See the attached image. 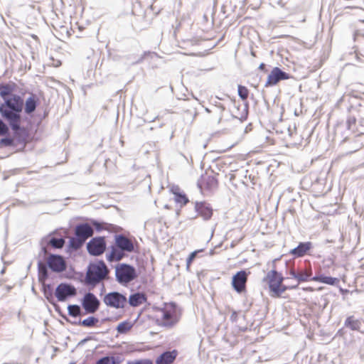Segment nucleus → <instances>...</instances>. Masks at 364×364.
Returning a JSON list of instances; mask_svg holds the SVG:
<instances>
[{
	"instance_id": "1",
	"label": "nucleus",
	"mask_w": 364,
	"mask_h": 364,
	"mask_svg": "<svg viewBox=\"0 0 364 364\" xmlns=\"http://www.w3.org/2000/svg\"><path fill=\"white\" fill-rule=\"evenodd\" d=\"M114 237V244L111 245L110 252L106 255L109 262H119L128 253L135 252L134 238L132 239L123 234H116Z\"/></svg>"
},
{
	"instance_id": "2",
	"label": "nucleus",
	"mask_w": 364,
	"mask_h": 364,
	"mask_svg": "<svg viewBox=\"0 0 364 364\" xmlns=\"http://www.w3.org/2000/svg\"><path fill=\"white\" fill-rule=\"evenodd\" d=\"M23 100L18 95H12L9 100L0 103V114L8 124L21 122V113L23 109Z\"/></svg>"
},
{
	"instance_id": "3",
	"label": "nucleus",
	"mask_w": 364,
	"mask_h": 364,
	"mask_svg": "<svg viewBox=\"0 0 364 364\" xmlns=\"http://www.w3.org/2000/svg\"><path fill=\"white\" fill-rule=\"evenodd\" d=\"M109 269L103 260L90 263L87 267L85 283L92 288L102 283V291H103L105 284L102 282L109 278Z\"/></svg>"
},
{
	"instance_id": "4",
	"label": "nucleus",
	"mask_w": 364,
	"mask_h": 364,
	"mask_svg": "<svg viewBox=\"0 0 364 364\" xmlns=\"http://www.w3.org/2000/svg\"><path fill=\"white\" fill-rule=\"evenodd\" d=\"M115 277L119 284L126 286L137 277V273L132 265L122 263L115 268Z\"/></svg>"
},
{
	"instance_id": "5",
	"label": "nucleus",
	"mask_w": 364,
	"mask_h": 364,
	"mask_svg": "<svg viewBox=\"0 0 364 364\" xmlns=\"http://www.w3.org/2000/svg\"><path fill=\"white\" fill-rule=\"evenodd\" d=\"M161 317L157 319L159 326L166 328L173 327L178 321L176 316V305L175 303L165 304L164 308L161 309Z\"/></svg>"
},
{
	"instance_id": "6",
	"label": "nucleus",
	"mask_w": 364,
	"mask_h": 364,
	"mask_svg": "<svg viewBox=\"0 0 364 364\" xmlns=\"http://www.w3.org/2000/svg\"><path fill=\"white\" fill-rule=\"evenodd\" d=\"M103 302L110 308L124 309L127 306V299L125 295L119 291H112L105 295Z\"/></svg>"
},
{
	"instance_id": "7",
	"label": "nucleus",
	"mask_w": 364,
	"mask_h": 364,
	"mask_svg": "<svg viewBox=\"0 0 364 364\" xmlns=\"http://www.w3.org/2000/svg\"><path fill=\"white\" fill-rule=\"evenodd\" d=\"M77 294L76 288L71 284L62 282L59 284L55 291V296L58 301H65L68 298Z\"/></svg>"
},
{
	"instance_id": "8",
	"label": "nucleus",
	"mask_w": 364,
	"mask_h": 364,
	"mask_svg": "<svg viewBox=\"0 0 364 364\" xmlns=\"http://www.w3.org/2000/svg\"><path fill=\"white\" fill-rule=\"evenodd\" d=\"M197 186L203 193L205 192L212 193L218 188V181L215 176L202 175L198 180Z\"/></svg>"
},
{
	"instance_id": "9",
	"label": "nucleus",
	"mask_w": 364,
	"mask_h": 364,
	"mask_svg": "<svg viewBox=\"0 0 364 364\" xmlns=\"http://www.w3.org/2000/svg\"><path fill=\"white\" fill-rule=\"evenodd\" d=\"M107 244L105 237H95L87 243L88 253L92 256H100L106 250Z\"/></svg>"
},
{
	"instance_id": "10",
	"label": "nucleus",
	"mask_w": 364,
	"mask_h": 364,
	"mask_svg": "<svg viewBox=\"0 0 364 364\" xmlns=\"http://www.w3.org/2000/svg\"><path fill=\"white\" fill-rule=\"evenodd\" d=\"M81 305L86 314H95L100 308V301L92 292L85 293L82 301Z\"/></svg>"
},
{
	"instance_id": "11",
	"label": "nucleus",
	"mask_w": 364,
	"mask_h": 364,
	"mask_svg": "<svg viewBox=\"0 0 364 364\" xmlns=\"http://www.w3.org/2000/svg\"><path fill=\"white\" fill-rule=\"evenodd\" d=\"M46 263L48 268L53 272L60 273L67 268V263L64 257L60 255L50 254L47 258Z\"/></svg>"
},
{
	"instance_id": "12",
	"label": "nucleus",
	"mask_w": 364,
	"mask_h": 364,
	"mask_svg": "<svg viewBox=\"0 0 364 364\" xmlns=\"http://www.w3.org/2000/svg\"><path fill=\"white\" fill-rule=\"evenodd\" d=\"M249 274L250 272L240 270L232 276V286L236 292L241 294L246 291V284Z\"/></svg>"
},
{
	"instance_id": "13",
	"label": "nucleus",
	"mask_w": 364,
	"mask_h": 364,
	"mask_svg": "<svg viewBox=\"0 0 364 364\" xmlns=\"http://www.w3.org/2000/svg\"><path fill=\"white\" fill-rule=\"evenodd\" d=\"M290 78V75L278 67H274L267 77V80L264 85L265 87L275 85L279 81Z\"/></svg>"
},
{
	"instance_id": "14",
	"label": "nucleus",
	"mask_w": 364,
	"mask_h": 364,
	"mask_svg": "<svg viewBox=\"0 0 364 364\" xmlns=\"http://www.w3.org/2000/svg\"><path fill=\"white\" fill-rule=\"evenodd\" d=\"M21 124V122H16L9 124V127L13 131L14 140L18 144H25L28 134L26 129Z\"/></svg>"
},
{
	"instance_id": "15",
	"label": "nucleus",
	"mask_w": 364,
	"mask_h": 364,
	"mask_svg": "<svg viewBox=\"0 0 364 364\" xmlns=\"http://www.w3.org/2000/svg\"><path fill=\"white\" fill-rule=\"evenodd\" d=\"M93 234L94 230L92 226L87 223L78 224L75 228V235L85 242Z\"/></svg>"
},
{
	"instance_id": "16",
	"label": "nucleus",
	"mask_w": 364,
	"mask_h": 364,
	"mask_svg": "<svg viewBox=\"0 0 364 364\" xmlns=\"http://www.w3.org/2000/svg\"><path fill=\"white\" fill-rule=\"evenodd\" d=\"M313 248L311 242H301L299 245L291 250L289 253L294 257H303L306 255H309V251Z\"/></svg>"
},
{
	"instance_id": "17",
	"label": "nucleus",
	"mask_w": 364,
	"mask_h": 364,
	"mask_svg": "<svg viewBox=\"0 0 364 364\" xmlns=\"http://www.w3.org/2000/svg\"><path fill=\"white\" fill-rule=\"evenodd\" d=\"M195 210L204 220H210L213 215V208L211 205L205 201L196 202Z\"/></svg>"
},
{
	"instance_id": "18",
	"label": "nucleus",
	"mask_w": 364,
	"mask_h": 364,
	"mask_svg": "<svg viewBox=\"0 0 364 364\" xmlns=\"http://www.w3.org/2000/svg\"><path fill=\"white\" fill-rule=\"evenodd\" d=\"M283 278L284 277L279 272L272 269L267 274L263 280L268 284L269 290L273 293L274 291V287L277 285V282L279 279Z\"/></svg>"
},
{
	"instance_id": "19",
	"label": "nucleus",
	"mask_w": 364,
	"mask_h": 364,
	"mask_svg": "<svg viewBox=\"0 0 364 364\" xmlns=\"http://www.w3.org/2000/svg\"><path fill=\"white\" fill-rule=\"evenodd\" d=\"M178 355V351H165L161 353L156 360V364H171Z\"/></svg>"
},
{
	"instance_id": "20",
	"label": "nucleus",
	"mask_w": 364,
	"mask_h": 364,
	"mask_svg": "<svg viewBox=\"0 0 364 364\" xmlns=\"http://www.w3.org/2000/svg\"><path fill=\"white\" fill-rule=\"evenodd\" d=\"M147 300V297L144 293L135 292L132 294L127 299V303L132 307H137Z\"/></svg>"
},
{
	"instance_id": "21",
	"label": "nucleus",
	"mask_w": 364,
	"mask_h": 364,
	"mask_svg": "<svg viewBox=\"0 0 364 364\" xmlns=\"http://www.w3.org/2000/svg\"><path fill=\"white\" fill-rule=\"evenodd\" d=\"M42 284V291L45 298L52 305L55 304V294H53V290L52 285L50 284H46V282H40Z\"/></svg>"
},
{
	"instance_id": "22",
	"label": "nucleus",
	"mask_w": 364,
	"mask_h": 364,
	"mask_svg": "<svg viewBox=\"0 0 364 364\" xmlns=\"http://www.w3.org/2000/svg\"><path fill=\"white\" fill-rule=\"evenodd\" d=\"M311 279L314 282H317L331 286L338 285V284L339 283V279L338 278L325 276L323 274L316 275L313 277Z\"/></svg>"
},
{
	"instance_id": "23",
	"label": "nucleus",
	"mask_w": 364,
	"mask_h": 364,
	"mask_svg": "<svg viewBox=\"0 0 364 364\" xmlns=\"http://www.w3.org/2000/svg\"><path fill=\"white\" fill-rule=\"evenodd\" d=\"M284 279V278L280 279L279 281L277 282V285L274 287V291L272 294V296L279 297L287 289H293L297 288L298 284L291 287H288L282 284Z\"/></svg>"
},
{
	"instance_id": "24",
	"label": "nucleus",
	"mask_w": 364,
	"mask_h": 364,
	"mask_svg": "<svg viewBox=\"0 0 364 364\" xmlns=\"http://www.w3.org/2000/svg\"><path fill=\"white\" fill-rule=\"evenodd\" d=\"M38 105L36 97L34 95H31L28 97L25 102L24 112L27 114H32L36 109Z\"/></svg>"
},
{
	"instance_id": "25",
	"label": "nucleus",
	"mask_w": 364,
	"mask_h": 364,
	"mask_svg": "<svg viewBox=\"0 0 364 364\" xmlns=\"http://www.w3.org/2000/svg\"><path fill=\"white\" fill-rule=\"evenodd\" d=\"M48 267L47 263H43L41 261L38 262V274L39 282H46L48 278Z\"/></svg>"
},
{
	"instance_id": "26",
	"label": "nucleus",
	"mask_w": 364,
	"mask_h": 364,
	"mask_svg": "<svg viewBox=\"0 0 364 364\" xmlns=\"http://www.w3.org/2000/svg\"><path fill=\"white\" fill-rule=\"evenodd\" d=\"M344 326L352 331H360L362 323L360 320L356 319L353 316H350L346 318Z\"/></svg>"
},
{
	"instance_id": "27",
	"label": "nucleus",
	"mask_w": 364,
	"mask_h": 364,
	"mask_svg": "<svg viewBox=\"0 0 364 364\" xmlns=\"http://www.w3.org/2000/svg\"><path fill=\"white\" fill-rule=\"evenodd\" d=\"M13 89L11 85L8 84H0V96L4 100V102L6 100H9L11 97Z\"/></svg>"
},
{
	"instance_id": "28",
	"label": "nucleus",
	"mask_w": 364,
	"mask_h": 364,
	"mask_svg": "<svg viewBox=\"0 0 364 364\" xmlns=\"http://www.w3.org/2000/svg\"><path fill=\"white\" fill-rule=\"evenodd\" d=\"M99 322V319L95 316H89L83 320L79 319L78 323H81V326L87 328H92L97 326Z\"/></svg>"
},
{
	"instance_id": "29",
	"label": "nucleus",
	"mask_w": 364,
	"mask_h": 364,
	"mask_svg": "<svg viewBox=\"0 0 364 364\" xmlns=\"http://www.w3.org/2000/svg\"><path fill=\"white\" fill-rule=\"evenodd\" d=\"M296 280L298 284L301 282H306L310 279L311 276V269H303L297 272Z\"/></svg>"
},
{
	"instance_id": "30",
	"label": "nucleus",
	"mask_w": 364,
	"mask_h": 364,
	"mask_svg": "<svg viewBox=\"0 0 364 364\" xmlns=\"http://www.w3.org/2000/svg\"><path fill=\"white\" fill-rule=\"evenodd\" d=\"M235 106L237 109V110H240V107H242V110L239 114H235V113H232V116L234 118L240 119V121L245 120L247 119V114H248L247 105H235Z\"/></svg>"
},
{
	"instance_id": "31",
	"label": "nucleus",
	"mask_w": 364,
	"mask_h": 364,
	"mask_svg": "<svg viewBox=\"0 0 364 364\" xmlns=\"http://www.w3.org/2000/svg\"><path fill=\"white\" fill-rule=\"evenodd\" d=\"M65 239L63 237H51L48 241V245H50L52 247L55 249H60L65 245Z\"/></svg>"
},
{
	"instance_id": "32",
	"label": "nucleus",
	"mask_w": 364,
	"mask_h": 364,
	"mask_svg": "<svg viewBox=\"0 0 364 364\" xmlns=\"http://www.w3.org/2000/svg\"><path fill=\"white\" fill-rule=\"evenodd\" d=\"M85 242V241L75 235V237H70L69 240V248L73 250H77Z\"/></svg>"
},
{
	"instance_id": "33",
	"label": "nucleus",
	"mask_w": 364,
	"mask_h": 364,
	"mask_svg": "<svg viewBox=\"0 0 364 364\" xmlns=\"http://www.w3.org/2000/svg\"><path fill=\"white\" fill-rule=\"evenodd\" d=\"M68 312L69 316L76 318L81 316L82 309L81 307L77 304H70L68 306Z\"/></svg>"
},
{
	"instance_id": "34",
	"label": "nucleus",
	"mask_w": 364,
	"mask_h": 364,
	"mask_svg": "<svg viewBox=\"0 0 364 364\" xmlns=\"http://www.w3.org/2000/svg\"><path fill=\"white\" fill-rule=\"evenodd\" d=\"M132 326L133 324L130 321H124L119 323L116 329L119 333L122 334L129 331L132 328Z\"/></svg>"
},
{
	"instance_id": "35",
	"label": "nucleus",
	"mask_w": 364,
	"mask_h": 364,
	"mask_svg": "<svg viewBox=\"0 0 364 364\" xmlns=\"http://www.w3.org/2000/svg\"><path fill=\"white\" fill-rule=\"evenodd\" d=\"M159 56L156 53L154 52H144L143 55H141L135 62H134L132 64H139L143 62V60H146V58H150L151 60H153L154 58H158Z\"/></svg>"
},
{
	"instance_id": "36",
	"label": "nucleus",
	"mask_w": 364,
	"mask_h": 364,
	"mask_svg": "<svg viewBox=\"0 0 364 364\" xmlns=\"http://www.w3.org/2000/svg\"><path fill=\"white\" fill-rule=\"evenodd\" d=\"M96 364H119V361L113 356H104L97 360Z\"/></svg>"
},
{
	"instance_id": "37",
	"label": "nucleus",
	"mask_w": 364,
	"mask_h": 364,
	"mask_svg": "<svg viewBox=\"0 0 364 364\" xmlns=\"http://www.w3.org/2000/svg\"><path fill=\"white\" fill-rule=\"evenodd\" d=\"M0 139V147L2 146H14V139L11 136H6Z\"/></svg>"
},
{
	"instance_id": "38",
	"label": "nucleus",
	"mask_w": 364,
	"mask_h": 364,
	"mask_svg": "<svg viewBox=\"0 0 364 364\" xmlns=\"http://www.w3.org/2000/svg\"><path fill=\"white\" fill-rule=\"evenodd\" d=\"M9 134V127L2 119L0 118V136Z\"/></svg>"
},
{
	"instance_id": "39",
	"label": "nucleus",
	"mask_w": 364,
	"mask_h": 364,
	"mask_svg": "<svg viewBox=\"0 0 364 364\" xmlns=\"http://www.w3.org/2000/svg\"><path fill=\"white\" fill-rule=\"evenodd\" d=\"M175 200L181 205H186L188 202V199L186 194L181 193H174Z\"/></svg>"
},
{
	"instance_id": "40",
	"label": "nucleus",
	"mask_w": 364,
	"mask_h": 364,
	"mask_svg": "<svg viewBox=\"0 0 364 364\" xmlns=\"http://www.w3.org/2000/svg\"><path fill=\"white\" fill-rule=\"evenodd\" d=\"M237 92H238L239 97L242 100H247V98L248 97L249 91L246 87L240 85H238Z\"/></svg>"
},
{
	"instance_id": "41",
	"label": "nucleus",
	"mask_w": 364,
	"mask_h": 364,
	"mask_svg": "<svg viewBox=\"0 0 364 364\" xmlns=\"http://www.w3.org/2000/svg\"><path fill=\"white\" fill-rule=\"evenodd\" d=\"M213 105L220 111L218 123H220V122L223 120V112L225 110V107L223 104H222L218 101H215Z\"/></svg>"
},
{
	"instance_id": "42",
	"label": "nucleus",
	"mask_w": 364,
	"mask_h": 364,
	"mask_svg": "<svg viewBox=\"0 0 364 364\" xmlns=\"http://www.w3.org/2000/svg\"><path fill=\"white\" fill-rule=\"evenodd\" d=\"M202 250H196L193 252H191L188 257L186 259V268L188 269L192 263V262L194 260V259L196 258L197 254L200 252H201Z\"/></svg>"
},
{
	"instance_id": "43",
	"label": "nucleus",
	"mask_w": 364,
	"mask_h": 364,
	"mask_svg": "<svg viewBox=\"0 0 364 364\" xmlns=\"http://www.w3.org/2000/svg\"><path fill=\"white\" fill-rule=\"evenodd\" d=\"M127 364H153V362L150 359H141L133 361H128Z\"/></svg>"
},
{
	"instance_id": "44",
	"label": "nucleus",
	"mask_w": 364,
	"mask_h": 364,
	"mask_svg": "<svg viewBox=\"0 0 364 364\" xmlns=\"http://www.w3.org/2000/svg\"><path fill=\"white\" fill-rule=\"evenodd\" d=\"M92 225L94 226V228H95V230L97 232H100L105 229V227H104L105 224L103 223H100L97 220H93L92 222Z\"/></svg>"
},
{
	"instance_id": "45",
	"label": "nucleus",
	"mask_w": 364,
	"mask_h": 364,
	"mask_svg": "<svg viewBox=\"0 0 364 364\" xmlns=\"http://www.w3.org/2000/svg\"><path fill=\"white\" fill-rule=\"evenodd\" d=\"M356 119L354 117H350L348 118L346 124L348 129H351L353 125L355 124Z\"/></svg>"
},
{
	"instance_id": "46",
	"label": "nucleus",
	"mask_w": 364,
	"mask_h": 364,
	"mask_svg": "<svg viewBox=\"0 0 364 364\" xmlns=\"http://www.w3.org/2000/svg\"><path fill=\"white\" fill-rule=\"evenodd\" d=\"M63 318L68 323H71L72 325H75V326H81V323H77V321L78 320H73V321H71L70 320L69 318H68L66 316H63Z\"/></svg>"
},
{
	"instance_id": "47",
	"label": "nucleus",
	"mask_w": 364,
	"mask_h": 364,
	"mask_svg": "<svg viewBox=\"0 0 364 364\" xmlns=\"http://www.w3.org/2000/svg\"><path fill=\"white\" fill-rule=\"evenodd\" d=\"M297 272L294 269H291L289 270V274L294 279H296L297 278Z\"/></svg>"
},
{
	"instance_id": "48",
	"label": "nucleus",
	"mask_w": 364,
	"mask_h": 364,
	"mask_svg": "<svg viewBox=\"0 0 364 364\" xmlns=\"http://www.w3.org/2000/svg\"><path fill=\"white\" fill-rule=\"evenodd\" d=\"M272 4H277L282 7L284 6V4L282 2V0H271Z\"/></svg>"
},
{
	"instance_id": "49",
	"label": "nucleus",
	"mask_w": 364,
	"mask_h": 364,
	"mask_svg": "<svg viewBox=\"0 0 364 364\" xmlns=\"http://www.w3.org/2000/svg\"><path fill=\"white\" fill-rule=\"evenodd\" d=\"M237 313L235 311H234L230 316V320L232 321H235L237 319Z\"/></svg>"
},
{
	"instance_id": "50",
	"label": "nucleus",
	"mask_w": 364,
	"mask_h": 364,
	"mask_svg": "<svg viewBox=\"0 0 364 364\" xmlns=\"http://www.w3.org/2000/svg\"><path fill=\"white\" fill-rule=\"evenodd\" d=\"M264 68H265V64L262 63L259 66V69L261 70H264Z\"/></svg>"
},
{
	"instance_id": "51",
	"label": "nucleus",
	"mask_w": 364,
	"mask_h": 364,
	"mask_svg": "<svg viewBox=\"0 0 364 364\" xmlns=\"http://www.w3.org/2000/svg\"><path fill=\"white\" fill-rule=\"evenodd\" d=\"M42 251L44 254H47V248L46 247H42Z\"/></svg>"
},
{
	"instance_id": "52",
	"label": "nucleus",
	"mask_w": 364,
	"mask_h": 364,
	"mask_svg": "<svg viewBox=\"0 0 364 364\" xmlns=\"http://www.w3.org/2000/svg\"><path fill=\"white\" fill-rule=\"evenodd\" d=\"M89 339H90L89 338H85V339H84V340H82L81 342H82V343H84V342H85V341H88Z\"/></svg>"
},
{
	"instance_id": "53",
	"label": "nucleus",
	"mask_w": 364,
	"mask_h": 364,
	"mask_svg": "<svg viewBox=\"0 0 364 364\" xmlns=\"http://www.w3.org/2000/svg\"><path fill=\"white\" fill-rule=\"evenodd\" d=\"M205 112H208V113H210V112H211V111H210V109H208V108H205Z\"/></svg>"
},
{
	"instance_id": "54",
	"label": "nucleus",
	"mask_w": 364,
	"mask_h": 364,
	"mask_svg": "<svg viewBox=\"0 0 364 364\" xmlns=\"http://www.w3.org/2000/svg\"><path fill=\"white\" fill-rule=\"evenodd\" d=\"M203 18H204L205 20H207V19H208V18H207V14H204Z\"/></svg>"
},
{
	"instance_id": "55",
	"label": "nucleus",
	"mask_w": 364,
	"mask_h": 364,
	"mask_svg": "<svg viewBox=\"0 0 364 364\" xmlns=\"http://www.w3.org/2000/svg\"><path fill=\"white\" fill-rule=\"evenodd\" d=\"M69 364H76L75 362H71Z\"/></svg>"
},
{
	"instance_id": "56",
	"label": "nucleus",
	"mask_w": 364,
	"mask_h": 364,
	"mask_svg": "<svg viewBox=\"0 0 364 364\" xmlns=\"http://www.w3.org/2000/svg\"><path fill=\"white\" fill-rule=\"evenodd\" d=\"M361 122H364V119H363Z\"/></svg>"
}]
</instances>
